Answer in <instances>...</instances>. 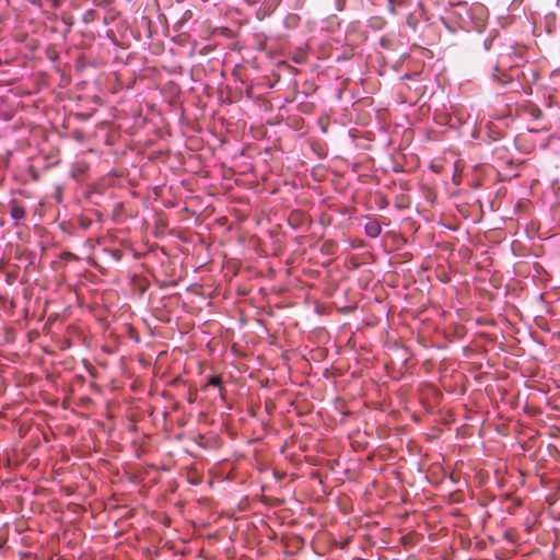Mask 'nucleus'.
Here are the masks:
<instances>
[{"instance_id": "1", "label": "nucleus", "mask_w": 560, "mask_h": 560, "mask_svg": "<svg viewBox=\"0 0 560 560\" xmlns=\"http://www.w3.org/2000/svg\"><path fill=\"white\" fill-rule=\"evenodd\" d=\"M364 231H365L368 236H370L372 238H375V237H377L381 234L382 228H381V224L378 223V221L370 220L364 225Z\"/></svg>"}, {"instance_id": "2", "label": "nucleus", "mask_w": 560, "mask_h": 560, "mask_svg": "<svg viewBox=\"0 0 560 560\" xmlns=\"http://www.w3.org/2000/svg\"><path fill=\"white\" fill-rule=\"evenodd\" d=\"M25 208L16 201L11 202V218L15 221H20L25 218Z\"/></svg>"}, {"instance_id": "3", "label": "nucleus", "mask_w": 560, "mask_h": 560, "mask_svg": "<svg viewBox=\"0 0 560 560\" xmlns=\"http://www.w3.org/2000/svg\"><path fill=\"white\" fill-rule=\"evenodd\" d=\"M300 23V16L298 14H289L284 19V25L289 28H295L298 27Z\"/></svg>"}, {"instance_id": "4", "label": "nucleus", "mask_w": 560, "mask_h": 560, "mask_svg": "<svg viewBox=\"0 0 560 560\" xmlns=\"http://www.w3.org/2000/svg\"><path fill=\"white\" fill-rule=\"evenodd\" d=\"M208 385L213 386V387H221V385H222L221 376H219V375L211 376L208 381Z\"/></svg>"}, {"instance_id": "5", "label": "nucleus", "mask_w": 560, "mask_h": 560, "mask_svg": "<svg viewBox=\"0 0 560 560\" xmlns=\"http://www.w3.org/2000/svg\"><path fill=\"white\" fill-rule=\"evenodd\" d=\"M304 219V213L303 212H292L291 215L289 217V221L292 222L294 220V222H298L299 220H302Z\"/></svg>"}, {"instance_id": "6", "label": "nucleus", "mask_w": 560, "mask_h": 560, "mask_svg": "<svg viewBox=\"0 0 560 560\" xmlns=\"http://www.w3.org/2000/svg\"><path fill=\"white\" fill-rule=\"evenodd\" d=\"M498 80L502 85H505L512 81V78L510 75L503 74V78H498Z\"/></svg>"}, {"instance_id": "7", "label": "nucleus", "mask_w": 560, "mask_h": 560, "mask_svg": "<svg viewBox=\"0 0 560 560\" xmlns=\"http://www.w3.org/2000/svg\"><path fill=\"white\" fill-rule=\"evenodd\" d=\"M293 60L296 62V63H303L305 61V56L304 54H299V55H295L293 57Z\"/></svg>"}, {"instance_id": "8", "label": "nucleus", "mask_w": 560, "mask_h": 560, "mask_svg": "<svg viewBox=\"0 0 560 560\" xmlns=\"http://www.w3.org/2000/svg\"><path fill=\"white\" fill-rule=\"evenodd\" d=\"M328 244H332L331 242H325V245H327V248H330V245Z\"/></svg>"}, {"instance_id": "9", "label": "nucleus", "mask_w": 560, "mask_h": 560, "mask_svg": "<svg viewBox=\"0 0 560 560\" xmlns=\"http://www.w3.org/2000/svg\"><path fill=\"white\" fill-rule=\"evenodd\" d=\"M328 244H332L331 242H325V245H327V248H330V245Z\"/></svg>"}, {"instance_id": "10", "label": "nucleus", "mask_w": 560, "mask_h": 560, "mask_svg": "<svg viewBox=\"0 0 560 560\" xmlns=\"http://www.w3.org/2000/svg\"><path fill=\"white\" fill-rule=\"evenodd\" d=\"M394 0H389L390 3H393Z\"/></svg>"}]
</instances>
